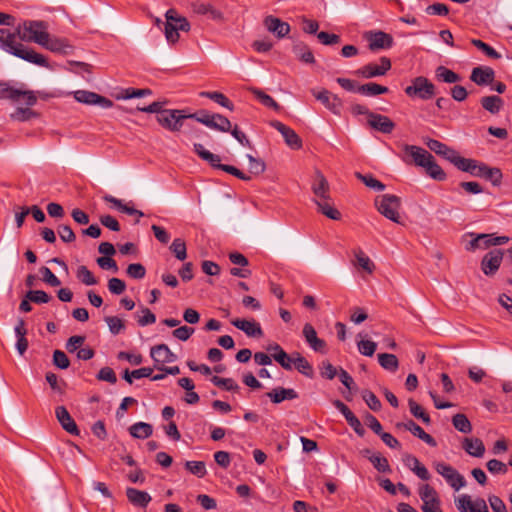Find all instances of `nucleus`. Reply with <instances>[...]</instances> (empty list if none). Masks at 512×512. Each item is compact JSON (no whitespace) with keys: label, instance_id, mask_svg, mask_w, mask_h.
Segmentation results:
<instances>
[{"label":"nucleus","instance_id":"1","mask_svg":"<svg viewBox=\"0 0 512 512\" xmlns=\"http://www.w3.org/2000/svg\"><path fill=\"white\" fill-rule=\"evenodd\" d=\"M17 28L11 31L6 28H0V48L5 52L23 59L29 63L48 68L49 63L44 55L28 48L21 42H17Z\"/></svg>","mask_w":512,"mask_h":512},{"label":"nucleus","instance_id":"2","mask_svg":"<svg viewBox=\"0 0 512 512\" xmlns=\"http://www.w3.org/2000/svg\"><path fill=\"white\" fill-rule=\"evenodd\" d=\"M164 35L170 45H175L180 39V32H189L191 25L188 19L175 9H169L165 13Z\"/></svg>","mask_w":512,"mask_h":512},{"label":"nucleus","instance_id":"3","mask_svg":"<svg viewBox=\"0 0 512 512\" xmlns=\"http://www.w3.org/2000/svg\"><path fill=\"white\" fill-rule=\"evenodd\" d=\"M47 24L44 21L27 20L18 25V38L26 42L43 44L48 37Z\"/></svg>","mask_w":512,"mask_h":512},{"label":"nucleus","instance_id":"4","mask_svg":"<svg viewBox=\"0 0 512 512\" xmlns=\"http://www.w3.org/2000/svg\"><path fill=\"white\" fill-rule=\"evenodd\" d=\"M194 152L204 161L208 162L213 168L220 169L222 171H225L241 180L249 181L251 180V177L242 171H240L238 168L232 166V165H226L221 164L220 157L216 154L211 153L210 151L206 150L202 144L195 143L194 144Z\"/></svg>","mask_w":512,"mask_h":512},{"label":"nucleus","instance_id":"5","mask_svg":"<svg viewBox=\"0 0 512 512\" xmlns=\"http://www.w3.org/2000/svg\"><path fill=\"white\" fill-rule=\"evenodd\" d=\"M378 212L385 218L394 223L402 224L399 210L401 208V199L392 194H384L375 200Z\"/></svg>","mask_w":512,"mask_h":512},{"label":"nucleus","instance_id":"6","mask_svg":"<svg viewBox=\"0 0 512 512\" xmlns=\"http://www.w3.org/2000/svg\"><path fill=\"white\" fill-rule=\"evenodd\" d=\"M409 97H417L421 100H429L436 94L435 85L424 76H418L412 80V84L405 88Z\"/></svg>","mask_w":512,"mask_h":512},{"label":"nucleus","instance_id":"7","mask_svg":"<svg viewBox=\"0 0 512 512\" xmlns=\"http://www.w3.org/2000/svg\"><path fill=\"white\" fill-rule=\"evenodd\" d=\"M434 468L456 491L466 486L465 478L451 465L444 462L434 463Z\"/></svg>","mask_w":512,"mask_h":512},{"label":"nucleus","instance_id":"8","mask_svg":"<svg viewBox=\"0 0 512 512\" xmlns=\"http://www.w3.org/2000/svg\"><path fill=\"white\" fill-rule=\"evenodd\" d=\"M186 119L188 114L185 110L162 108V127L172 132H179Z\"/></svg>","mask_w":512,"mask_h":512},{"label":"nucleus","instance_id":"9","mask_svg":"<svg viewBox=\"0 0 512 512\" xmlns=\"http://www.w3.org/2000/svg\"><path fill=\"white\" fill-rule=\"evenodd\" d=\"M401 147L404 153L402 160L407 164L414 163L417 166L423 167L426 161L432 158V154L419 146L403 144Z\"/></svg>","mask_w":512,"mask_h":512},{"label":"nucleus","instance_id":"10","mask_svg":"<svg viewBox=\"0 0 512 512\" xmlns=\"http://www.w3.org/2000/svg\"><path fill=\"white\" fill-rule=\"evenodd\" d=\"M425 144L431 151L435 152L437 155L442 156L451 162L455 167L459 168L460 161H462L464 157L460 156L456 150L448 147L446 144L436 139L429 138L427 141H425Z\"/></svg>","mask_w":512,"mask_h":512},{"label":"nucleus","instance_id":"11","mask_svg":"<svg viewBox=\"0 0 512 512\" xmlns=\"http://www.w3.org/2000/svg\"><path fill=\"white\" fill-rule=\"evenodd\" d=\"M391 60L381 57L380 64L369 63L359 68L355 73L365 79L384 76L391 69Z\"/></svg>","mask_w":512,"mask_h":512},{"label":"nucleus","instance_id":"12","mask_svg":"<svg viewBox=\"0 0 512 512\" xmlns=\"http://www.w3.org/2000/svg\"><path fill=\"white\" fill-rule=\"evenodd\" d=\"M311 93L318 101H320L333 114H335L337 116L341 115V111L343 108V102L337 95L332 94L330 91H328L326 89H323L321 91H316L315 89H311Z\"/></svg>","mask_w":512,"mask_h":512},{"label":"nucleus","instance_id":"13","mask_svg":"<svg viewBox=\"0 0 512 512\" xmlns=\"http://www.w3.org/2000/svg\"><path fill=\"white\" fill-rule=\"evenodd\" d=\"M76 101L88 105H98L102 108H110L113 106L112 100L101 96L95 92L87 90H77L73 93Z\"/></svg>","mask_w":512,"mask_h":512},{"label":"nucleus","instance_id":"14","mask_svg":"<svg viewBox=\"0 0 512 512\" xmlns=\"http://www.w3.org/2000/svg\"><path fill=\"white\" fill-rule=\"evenodd\" d=\"M455 505L460 512H489L484 499L477 498L472 501L471 497L467 494L459 496L455 500Z\"/></svg>","mask_w":512,"mask_h":512},{"label":"nucleus","instance_id":"15","mask_svg":"<svg viewBox=\"0 0 512 512\" xmlns=\"http://www.w3.org/2000/svg\"><path fill=\"white\" fill-rule=\"evenodd\" d=\"M270 125L283 136L285 143L291 149L299 150L302 148V140L293 129L277 120L271 121Z\"/></svg>","mask_w":512,"mask_h":512},{"label":"nucleus","instance_id":"16","mask_svg":"<svg viewBox=\"0 0 512 512\" xmlns=\"http://www.w3.org/2000/svg\"><path fill=\"white\" fill-rule=\"evenodd\" d=\"M503 259V252L500 249H494L488 252L481 261V269L487 276L494 275L499 269Z\"/></svg>","mask_w":512,"mask_h":512},{"label":"nucleus","instance_id":"17","mask_svg":"<svg viewBox=\"0 0 512 512\" xmlns=\"http://www.w3.org/2000/svg\"><path fill=\"white\" fill-rule=\"evenodd\" d=\"M263 24L268 32L274 34L280 39L286 37L291 30V27L287 22H284L273 15L266 16L263 20Z\"/></svg>","mask_w":512,"mask_h":512},{"label":"nucleus","instance_id":"18","mask_svg":"<svg viewBox=\"0 0 512 512\" xmlns=\"http://www.w3.org/2000/svg\"><path fill=\"white\" fill-rule=\"evenodd\" d=\"M303 337L305 338V341L309 345V347L315 351L322 354L326 353V342L323 339L318 338L317 332L315 328L310 323H306L303 326Z\"/></svg>","mask_w":512,"mask_h":512},{"label":"nucleus","instance_id":"19","mask_svg":"<svg viewBox=\"0 0 512 512\" xmlns=\"http://www.w3.org/2000/svg\"><path fill=\"white\" fill-rule=\"evenodd\" d=\"M55 414L58 422L62 426V428L71 435L78 436L80 434V430L71 417L70 413L64 406H58L55 409Z\"/></svg>","mask_w":512,"mask_h":512},{"label":"nucleus","instance_id":"20","mask_svg":"<svg viewBox=\"0 0 512 512\" xmlns=\"http://www.w3.org/2000/svg\"><path fill=\"white\" fill-rule=\"evenodd\" d=\"M369 41V49L372 51L380 49H388L393 45V37L383 31L370 32L367 35Z\"/></svg>","mask_w":512,"mask_h":512},{"label":"nucleus","instance_id":"21","mask_svg":"<svg viewBox=\"0 0 512 512\" xmlns=\"http://www.w3.org/2000/svg\"><path fill=\"white\" fill-rule=\"evenodd\" d=\"M495 71L489 66L474 67L470 74V80L478 86L489 85L494 82Z\"/></svg>","mask_w":512,"mask_h":512},{"label":"nucleus","instance_id":"22","mask_svg":"<svg viewBox=\"0 0 512 512\" xmlns=\"http://www.w3.org/2000/svg\"><path fill=\"white\" fill-rule=\"evenodd\" d=\"M368 124L384 134H390L395 128V123L389 117L377 113L369 114Z\"/></svg>","mask_w":512,"mask_h":512},{"label":"nucleus","instance_id":"23","mask_svg":"<svg viewBox=\"0 0 512 512\" xmlns=\"http://www.w3.org/2000/svg\"><path fill=\"white\" fill-rule=\"evenodd\" d=\"M231 324L237 329L243 331L248 337H262L263 330L260 324L254 320H246V319H233Z\"/></svg>","mask_w":512,"mask_h":512},{"label":"nucleus","instance_id":"24","mask_svg":"<svg viewBox=\"0 0 512 512\" xmlns=\"http://www.w3.org/2000/svg\"><path fill=\"white\" fill-rule=\"evenodd\" d=\"M488 168L489 166L482 162H478L470 158H463V160L460 161L458 169L463 172H467L472 176L484 178Z\"/></svg>","mask_w":512,"mask_h":512},{"label":"nucleus","instance_id":"25","mask_svg":"<svg viewBox=\"0 0 512 512\" xmlns=\"http://www.w3.org/2000/svg\"><path fill=\"white\" fill-rule=\"evenodd\" d=\"M398 428H404L405 430L410 431L414 436L418 437L422 441H424L426 444H428L431 447H435L437 445L435 439L426 433L418 424H416L413 420H408L404 423H398Z\"/></svg>","mask_w":512,"mask_h":512},{"label":"nucleus","instance_id":"26","mask_svg":"<svg viewBox=\"0 0 512 512\" xmlns=\"http://www.w3.org/2000/svg\"><path fill=\"white\" fill-rule=\"evenodd\" d=\"M312 192L315 195L316 199H328L330 196L329 191V183L325 176L321 173V171L316 170L314 180L311 186Z\"/></svg>","mask_w":512,"mask_h":512},{"label":"nucleus","instance_id":"27","mask_svg":"<svg viewBox=\"0 0 512 512\" xmlns=\"http://www.w3.org/2000/svg\"><path fill=\"white\" fill-rule=\"evenodd\" d=\"M314 202L318 207V211L325 215L327 218L332 220L341 219V213L337 208L334 207V203L330 196H328V199H315Z\"/></svg>","mask_w":512,"mask_h":512},{"label":"nucleus","instance_id":"28","mask_svg":"<svg viewBox=\"0 0 512 512\" xmlns=\"http://www.w3.org/2000/svg\"><path fill=\"white\" fill-rule=\"evenodd\" d=\"M103 200L106 203L113 204V206L120 212L131 215V216H135L136 217L135 223H138L139 219L143 216V213L141 211L135 209L133 206H131L129 204L122 203V201L120 199H117L112 195H105L103 197Z\"/></svg>","mask_w":512,"mask_h":512},{"label":"nucleus","instance_id":"29","mask_svg":"<svg viewBox=\"0 0 512 512\" xmlns=\"http://www.w3.org/2000/svg\"><path fill=\"white\" fill-rule=\"evenodd\" d=\"M266 395L275 404H279L284 400H294L298 398V393L294 389L283 387L274 388Z\"/></svg>","mask_w":512,"mask_h":512},{"label":"nucleus","instance_id":"30","mask_svg":"<svg viewBox=\"0 0 512 512\" xmlns=\"http://www.w3.org/2000/svg\"><path fill=\"white\" fill-rule=\"evenodd\" d=\"M126 496L129 502L136 507L145 508L151 501V497L147 492L131 487L127 488Z\"/></svg>","mask_w":512,"mask_h":512},{"label":"nucleus","instance_id":"31","mask_svg":"<svg viewBox=\"0 0 512 512\" xmlns=\"http://www.w3.org/2000/svg\"><path fill=\"white\" fill-rule=\"evenodd\" d=\"M462 447L473 457H482L485 453V446L479 438H464Z\"/></svg>","mask_w":512,"mask_h":512},{"label":"nucleus","instance_id":"32","mask_svg":"<svg viewBox=\"0 0 512 512\" xmlns=\"http://www.w3.org/2000/svg\"><path fill=\"white\" fill-rule=\"evenodd\" d=\"M192 9L196 14L208 15L212 20L221 21L223 20V13L215 9L211 4L203 2H195L192 5Z\"/></svg>","mask_w":512,"mask_h":512},{"label":"nucleus","instance_id":"33","mask_svg":"<svg viewBox=\"0 0 512 512\" xmlns=\"http://www.w3.org/2000/svg\"><path fill=\"white\" fill-rule=\"evenodd\" d=\"M480 103L491 114H498L504 105L503 99L496 95L484 96L481 98Z\"/></svg>","mask_w":512,"mask_h":512},{"label":"nucleus","instance_id":"34","mask_svg":"<svg viewBox=\"0 0 512 512\" xmlns=\"http://www.w3.org/2000/svg\"><path fill=\"white\" fill-rule=\"evenodd\" d=\"M293 355V364L295 365V368L299 371V373L303 374L308 378H313L314 370L309 361L298 352L294 353Z\"/></svg>","mask_w":512,"mask_h":512},{"label":"nucleus","instance_id":"35","mask_svg":"<svg viewBox=\"0 0 512 512\" xmlns=\"http://www.w3.org/2000/svg\"><path fill=\"white\" fill-rule=\"evenodd\" d=\"M389 91L388 87L382 86L380 84L369 82L363 85L357 86V92L364 96H376L380 94H385Z\"/></svg>","mask_w":512,"mask_h":512},{"label":"nucleus","instance_id":"36","mask_svg":"<svg viewBox=\"0 0 512 512\" xmlns=\"http://www.w3.org/2000/svg\"><path fill=\"white\" fill-rule=\"evenodd\" d=\"M425 168L426 173L434 180L437 181H444L446 179V173L444 170L435 162L434 157L429 158V160L426 161L425 165L423 166Z\"/></svg>","mask_w":512,"mask_h":512},{"label":"nucleus","instance_id":"37","mask_svg":"<svg viewBox=\"0 0 512 512\" xmlns=\"http://www.w3.org/2000/svg\"><path fill=\"white\" fill-rule=\"evenodd\" d=\"M130 434L138 439H146L153 433V428L150 424L145 422H137L130 426Z\"/></svg>","mask_w":512,"mask_h":512},{"label":"nucleus","instance_id":"38","mask_svg":"<svg viewBox=\"0 0 512 512\" xmlns=\"http://www.w3.org/2000/svg\"><path fill=\"white\" fill-rule=\"evenodd\" d=\"M207 127L220 132H228L231 130L232 125L228 118L221 114L214 113Z\"/></svg>","mask_w":512,"mask_h":512},{"label":"nucleus","instance_id":"39","mask_svg":"<svg viewBox=\"0 0 512 512\" xmlns=\"http://www.w3.org/2000/svg\"><path fill=\"white\" fill-rule=\"evenodd\" d=\"M293 52L304 63L313 64L315 62L311 49L304 43L294 45Z\"/></svg>","mask_w":512,"mask_h":512},{"label":"nucleus","instance_id":"40","mask_svg":"<svg viewBox=\"0 0 512 512\" xmlns=\"http://www.w3.org/2000/svg\"><path fill=\"white\" fill-rule=\"evenodd\" d=\"M435 72L437 79L445 83H457L461 80V77L457 73L444 66L437 67Z\"/></svg>","mask_w":512,"mask_h":512},{"label":"nucleus","instance_id":"41","mask_svg":"<svg viewBox=\"0 0 512 512\" xmlns=\"http://www.w3.org/2000/svg\"><path fill=\"white\" fill-rule=\"evenodd\" d=\"M354 256L356 259V261L354 263L355 265L361 267L363 270H365L369 274H371L374 271V269H375L374 263L371 261V259L367 255H365V253L361 249L355 250Z\"/></svg>","mask_w":512,"mask_h":512},{"label":"nucleus","instance_id":"42","mask_svg":"<svg viewBox=\"0 0 512 512\" xmlns=\"http://www.w3.org/2000/svg\"><path fill=\"white\" fill-rule=\"evenodd\" d=\"M169 250L179 261H184L187 257L186 243L181 238L174 239L169 246Z\"/></svg>","mask_w":512,"mask_h":512},{"label":"nucleus","instance_id":"43","mask_svg":"<svg viewBox=\"0 0 512 512\" xmlns=\"http://www.w3.org/2000/svg\"><path fill=\"white\" fill-rule=\"evenodd\" d=\"M378 361L382 368L389 371H396L399 366V361L394 354L380 353L378 354Z\"/></svg>","mask_w":512,"mask_h":512},{"label":"nucleus","instance_id":"44","mask_svg":"<svg viewBox=\"0 0 512 512\" xmlns=\"http://www.w3.org/2000/svg\"><path fill=\"white\" fill-rule=\"evenodd\" d=\"M40 45L52 52H66V48L70 47L64 39L51 38L49 34L44 43Z\"/></svg>","mask_w":512,"mask_h":512},{"label":"nucleus","instance_id":"45","mask_svg":"<svg viewBox=\"0 0 512 512\" xmlns=\"http://www.w3.org/2000/svg\"><path fill=\"white\" fill-rule=\"evenodd\" d=\"M200 96L209 98L222 107H225L231 111L234 109L233 103L221 92H201Z\"/></svg>","mask_w":512,"mask_h":512},{"label":"nucleus","instance_id":"46","mask_svg":"<svg viewBox=\"0 0 512 512\" xmlns=\"http://www.w3.org/2000/svg\"><path fill=\"white\" fill-rule=\"evenodd\" d=\"M251 92L255 97L266 107H269L275 111L281 109L280 105L268 94L257 88H251Z\"/></svg>","mask_w":512,"mask_h":512},{"label":"nucleus","instance_id":"47","mask_svg":"<svg viewBox=\"0 0 512 512\" xmlns=\"http://www.w3.org/2000/svg\"><path fill=\"white\" fill-rule=\"evenodd\" d=\"M452 424L459 432L470 433L472 425L466 415L462 413L455 414L452 417Z\"/></svg>","mask_w":512,"mask_h":512},{"label":"nucleus","instance_id":"48","mask_svg":"<svg viewBox=\"0 0 512 512\" xmlns=\"http://www.w3.org/2000/svg\"><path fill=\"white\" fill-rule=\"evenodd\" d=\"M76 277L79 281L87 286L98 284L97 278L93 273L84 265L78 267L76 271Z\"/></svg>","mask_w":512,"mask_h":512},{"label":"nucleus","instance_id":"49","mask_svg":"<svg viewBox=\"0 0 512 512\" xmlns=\"http://www.w3.org/2000/svg\"><path fill=\"white\" fill-rule=\"evenodd\" d=\"M211 382L226 391H238L239 385L232 378H221L219 376H213Z\"/></svg>","mask_w":512,"mask_h":512},{"label":"nucleus","instance_id":"50","mask_svg":"<svg viewBox=\"0 0 512 512\" xmlns=\"http://www.w3.org/2000/svg\"><path fill=\"white\" fill-rule=\"evenodd\" d=\"M410 413L417 419L422 420L425 424H430L431 419L430 416L423 410L421 405H419L413 399H409L408 401Z\"/></svg>","mask_w":512,"mask_h":512},{"label":"nucleus","instance_id":"51","mask_svg":"<svg viewBox=\"0 0 512 512\" xmlns=\"http://www.w3.org/2000/svg\"><path fill=\"white\" fill-rule=\"evenodd\" d=\"M471 44L475 46L477 49L482 51L487 57L492 59H499L501 58V54L498 53L493 47L488 45L487 43L483 42L480 39H472Z\"/></svg>","mask_w":512,"mask_h":512},{"label":"nucleus","instance_id":"52","mask_svg":"<svg viewBox=\"0 0 512 512\" xmlns=\"http://www.w3.org/2000/svg\"><path fill=\"white\" fill-rule=\"evenodd\" d=\"M369 461L373 464L374 468L379 472L389 473L391 467L388 460L381 456L379 453L369 456Z\"/></svg>","mask_w":512,"mask_h":512},{"label":"nucleus","instance_id":"53","mask_svg":"<svg viewBox=\"0 0 512 512\" xmlns=\"http://www.w3.org/2000/svg\"><path fill=\"white\" fill-rule=\"evenodd\" d=\"M356 177L361 180L367 187L375 191H383L385 189V185L374 178L371 174L363 175L361 173H356Z\"/></svg>","mask_w":512,"mask_h":512},{"label":"nucleus","instance_id":"54","mask_svg":"<svg viewBox=\"0 0 512 512\" xmlns=\"http://www.w3.org/2000/svg\"><path fill=\"white\" fill-rule=\"evenodd\" d=\"M0 99L19 101V89L10 86L8 83L0 82Z\"/></svg>","mask_w":512,"mask_h":512},{"label":"nucleus","instance_id":"55","mask_svg":"<svg viewBox=\"0 0 512 512\" xmlns=\"http://www.w3.org/2000/svg\"><path fill=\"white\" fill-rule=\"evenodd\" d=\"M362 398L371 410L377 412L381 409V407H382L381 402L372 391L363 390Z\"/></svg>","mask_w":512,"mask_h":512},{"label":"nucleus","instance_id":"56","mask_svg":"<svg viewBox=\"0 0 512 512\" xmlns=\"http://www.w3.org/2000/svg\"><path fill=\"white\" fill-rule=\"evenodd\" d=\"M247 159L249 161V171L250 173L254 175H260L262 174L265 169L266 165L265 162L260 158H255L254 156L247 154Z\"/></svg>","mask_w":512,"mask_h":512},{"label":"nucleus","instance_id":"57","mask_svg":"<svg viewBox=\"0 0 512 512\" xmlns=\"http://www.w3.org/2000/svg\"><path fill=\"white\" fill-rule=\"evenodd\" d=\"M185 467L190 473L196 475L199 478L204 477L206 474L205 463L202 461H187L185 463Z\"/></svg>","mask_w":512,"mask_h":512},{"label":"nucleus","instance_id":"58","mask_svg":"<svg viewBox=\"0 0 512 512\" xmlns=\"http://www.w3.org/2000/svg\"><path fill=\"white\" fill-rule=\"evenodd\" d=\"M26 298L37 304L48 303L51 300V296L42 290H30L27 292Z\"/></svg>","mask_w":512,"mask_h":512},{"label":"nucleus","instance_id":"59","mask_svg":"<svg viewBox=\"0 0 512 512\" xmlns=\"http://www.w3.org/2000/svg\"><path fill=\"white\" fill-rule=\"evenodd\" d=\"M11 117L17 121H28L32 118L38 117V113L31 110L30 108H17Z\"/></svg>","mask_w":512,"mask_h":512},{"label":"nucleus","instance_id":"60","mask_svg":"<svg viewBox=\"0 0 512 512\" xmlns=\"http://www.w3.org/2000/svg\"><path fill=\"white\" fill-rule=\"evenodd\" d=\"M359 352L364 355L371 357L374 355L377 344L370 340H361L357 344Z\"/></svg>","mask_w":512,"mask_h":512},{"label":"nucleus","instance_id":"61","mask_svg":"<svg viewBox=\"0 0 512 512\" xmlns=\"http://www.w3.org/2000/svg\"><path fill=\"white\" fill-rule=\"evenodd\" d=\"M42 280L52 287H57L61 284L60 280L54 275V273L46 266L40 268Z\"/></svg>","mask_w":512,"mask_h":512},{"label":"nucleus","instance_id":"62","mask_svg":"<svg viewBox=\"0 0 512 512\" xmlns=\"http://www.w3.org/2000/svg\"><path fill=\"white\" fill-rule=\"evenodd\" d=\"M105 321L109 326L110 332L114 335L119 334L125 327L123 320L117 316H108L105 318Z\"/></svg>","mask_w":512,"mask_h":512},{"label":"nucleus","instance_id":"63","mask_svg":"<svg viewBox=\"0 0 512 512\" xmlns=\"http://www.w3.org/2000/svg\"><path fill=\"white\" fill-rule=\"evenodd\" d=\"M53 364L60 369H67L70 365V360L63 351L55 350L53 353Z\"/></svg>","mask_w":512,"mask_h":512},{"label":"nucleus","instance_id":"64","mask_svg":"<svg viewBox=\"0 0 512 512\" xmlns=\"http://www.w3.org/2000/svg\"><path fill=\"white\" fill-rule=\"evenodd\" d=\"M127 274L129 277L134 279H142L145 277V267L140 263H133L127 267Z\"/></svg>","mask_w":512,"mask_h":512}]
</instances>
